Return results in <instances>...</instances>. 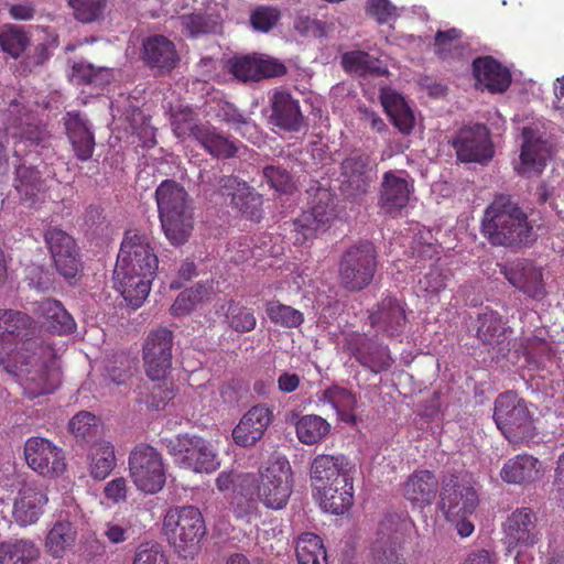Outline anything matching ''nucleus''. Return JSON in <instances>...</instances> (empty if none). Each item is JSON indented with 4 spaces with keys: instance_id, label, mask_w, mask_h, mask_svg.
<instances>
[{
    "instance_id": "nucleus-1",
    "label": "nucleus",
    "mask_w": 564,
    "mask_h": 564,
    "mask_svg": "<svg viewBox=\"0 0 564 564\" xmlns=\"http://www.w3.org/2000/svg\"><path fill=\"white\" fill-rule=\"evenodd\" d=\"M158 269V257L147 237L128 232L113 270L116 289L134 308L148 297Z\"/></svg>"
},
{
    "instance_id": "nucleus-2",
    "label": "nucleus",
    "mask_w": 564,
    "mask_h": 564,
    "mask_svg": "<svg viewBox=\"0 0 564 564\" xmlns=\"http://www.w3.org/2000/svg\"><path fill=\"white\" fill-rule=\"evenodd\" d=\"M481 230L491 245L511 249L530 246L536 239L527 214L505 196L497 197L486 208Z\"/></svg>"
},
{
    "instance_id": "nucleus-3",
    "label": "nucleus",
    "mask_w": 564,
    "mask_h": 564,
    "mask_svg": "<svg viewBox=\"0 0 564 564\" xmlns=\"http://www.w3.org/2000/svg\"><path fill=\"white\" fill-rule=\"evenodd\" d=\"M8 113V127L0 128V173L8 170L11 150L14 156H23L37 147H45L50 137L46 128L19 101L10 104Z\"/></svg>"
},
{
    "instance_id": "nucleus-4",
    "label": "nucleus",
    "mask_w": 564,
    "mask_h": 564,
    "mask_svg": "<svg viewBox=\"0 0 564 564\" xmlns=\"http://www.w3.org/2000/svg\"><path fill=\"white\" fill-rule=\"evenodd\" d=\"M6 369L19 378L29 399L52 393L61 383V372L54 351L48 344L24 355H18Z\"/></svg>"
},
{
    "instance_id": "nucleus-5",
    "label": "nucleus",
    "mask_w": 564,
    "mask_h": 564,
    "mask_svg": "<svg viewBox=\"0 0 564 564\" xmlns=\"http://www.w3.org/2000/svg\"><path fill=\"white\" fill-rule=\"evenodd\" d=\"M240 495L261 501L267 508L283 509L293 490V473L286 459L270 462L257 477L245 474L238 478Z\"/></svg>"
},
{
    "instance_id": "nucleus-6",
    "label": "nucleus",
    "mask_w": 564,
    "mask_h": 564,
    "mask_svg": "<svg viewBox=\"0 0 564 564\" xmlns=\"http://www.w3.org/2000/svg\"><path fill=\"white\" fill-rule=\"evenodd\" d=\"M159 217L166 238L184 243L193 229V208L185 188L173 180L163 181L155 191Z\"/></svg>"
},
{
    "instance_id": "nucleus-7",
    "label": "nucleus",
    "mask_w": 564,
    "mask_h": 564,
    "mask_svg": "<svg viewBox=\"0 0 564 564\" xmlns=\"http://www.w3.org/2000/svg\"><path fill=\"white\" fill-rule=\"evenodd\" d=\"M162 530L170 544L183 557L197 553L206 534L203 514L194 506L169 509L163 519Z\"/></svg>"
},
{
    "instance_id": "nucleus-8",
    "label": "nucleus",
    "mask_w": 564,
    "mask_h": 564,
    "mask_svg": "<svg viewBox=\"0 0 564 564\" xmlns=\"http://www.w3.org/2000/svg\"><path fill=\"white\" fill-rule=\"evenodd\" d=\"M36 334V323L28 314L0 308V364H11L18 355L44 345Z\"/></svg>"
},
{
    "instance_id": "nucleus-9",
    "label": "nucleus",
    "mask_w": 564,
    "mask_h": 564,
    "mask_svg": "<svg viewBox=\"0 0 564 564\" xmlns=\"http://www.w3.org/2000/svg\"><path fill=\"white\" fill-rule=\"evenodd\" d=\"M494 421L508 442L514 445L528 444L538 434L525 401L513 391L497 397Z\"/></svg>"
},
{
    "instance_id": "nucleus-10",
    "label": "nucleus",
    "mask_w": 564,
    "mask_h": 564,
    "mask_svg": "<svg viewBox=\"0 0 564 564\" xmlns=\"http://www.w3.org/2000/svg\"><path fill=\"white\" fill-rule=\"evenodd\" d=\"M167 448L174 463L181 468L210 474L220 466L213 444L200 436L177 435L170 440Z\"/></svg>"
},
{
    "instance_id": "nucleus-11",
    "label": "nucleus",
    "mask_w": 564,
    "mask_h": 564,
    "mask_svg": "<svg viewBox=\"0 0 564 564\" xmlns=\"http://www.w3.org/2000/svg\"><path fill=\"white\" fill-rule=\"evenodd\" d=\"M377 270V250L373 243L362 241L348 248L339 262V278L349 291L368 286Z\"/></svg>"
},
{
    "instance_id": "nucleus-12",
    "label": "nucleus",
    "mask_w": 564,
    "mask_h": 564,
    "mask_svg": "<svg viewBox=\"0 0 564 564\" xmlns=\"http://www.w3.org/2000/svg\"><path fill=\"white\" fill-rule=\"evenodd\" d=\"M129 470L135 487L145 494H156L165 485V469L161 454L152 446L140 444L129 456Z\"/></svg>"
},
{
    "instance_id": "nucleus-13",
    "label": "nucleus",
    "mask_w": 564,
    "mask_h": 564,
    "mask_svg": "<svg viewBox=\"0 0 564 564\" xmlns=\"http://www.w3.org/2000/svg\"><path fill=\"white\" fill-rule=\"evenodd\" d=\"M28 466L41 476L57 478L66 470L64 451L44 437H30L24 444Z\"/></svg>"
},
{
    "instance_id": "nucleus-14",
    "label": "nucleus",
    "mask_w": 564,
    "mask_h": 564,
    "mask_svg": "<svg viewBox=\"0 0 564 564\" xmlns=\"http://www.w3.org/2000/svg\"><path fill=\"white\" fill-rule=\"evenodd\" d=\"M173 333L159 328L149 334L143 345L147 376L152 381H163L172 369Z\"/></svg>"
},
{
    "instance_id": "nucleus-15",
    "label": "nucleus",
    "mask_w": 564,
    "mask_h": 564,
    "mask_svg": "<svg viewBox=\"0 0 564 564\" xmlns=\"http://www.w3.org/2000/svg\"><path fill=\"white\" fill-rule=\"evenodd\" d=\"M343 349L350 354L362 367L375 373L389 369L392 364L388 347L378 344L364 334H345Z\"/></svg>"
},
{
    "instance_id": "nucleus-16",
    "label": "nucleus",
    "mask_w": 564,
    "mask_h": 564,
    "mask_svg": "<svg viewBox=\"0 0 564 564\" xmlns=\"http://www.w3.org/2000/svg\"><path fill=\"white\" fill-rule=\"evenodd\" d=\"M457 159L466 163L486 164L494 155L489 131L484 124L462 129L453 142Z\"/></svg>"
},
{
    "instance_id": "nucleus-17",
    "label": "nucleus",
    "mask_w": 564,
    "mask_h": 564,
    "mask_svg": "<svg viewBox=\"0 0 564 564\" xmlns=\"http://www.w3.org/2000/svg\"><path fill=\"white\" fill-rule=\"evenodd\" d=\"M478 502L477 491L470 485L459 484L454 476L444 481L440 509L448 521L470 516L477 508Z\"/></svg>"
},
{
    "instance_id": "nucleus-18",
    "label": "nucleus",
    "mask_w": 564,
    "mask_h": 564,
    "mask_svg": "<svg viewBox=\"0 0 564 564\" xmlns=\"http://www.w3.org/2000/svg\"><path fill=\"white\" fill-rule=\"evenodd\" d=\"M403 535L399 530V520L387 516L378 527L373 542V564H408L402 552Z\"/></svg>"
},
{
    "instance_id": "nucleus-19",
    "label": "nucleus",
    "mask_w": 564,
    "mask_h": 564,
    "mask_svg": "<svg viewBox=\"0 0 564 564\" xmlns=\"http://www.w3.org/2000/svg\"><path fill=\"white\" fill-rule=\"evenodd\" d=\"M318 202L304 210L293 223L294 243L304 245L306 241L324 232L335 218L328 194H323Z\"/></svg>"
},
{
    "instance_id": "nucleus-20",
    "label": "nucleus",
    "mask_w": 564,
    "mask_h": 564,
    "mask_svg": "<svg viewBox=\"0 0 564 564\" xmlns=\"http://www.w3.org/2000/svg\"><path fill=\"white\" fill-rule=\"evenodd\" d=\"M273 408L259 403L251 406L239 420L232 430V440L240 447L256 445L273 422Z\"/></svg>"
},
{
    "instance_id": "nucleus-21",
    "label": "nucleus",
    "mask_w": 564,
    "mask_h": 564,
    "mask_svg": "<svg viewBox=\"0 0 564 564\" xmlns=\"http://www.w3.org/2000/svg\"><path fill=\"white\" fill-rule=\"evenodd\" d=\"M500 272L512 286L527 296L542 300L546 295L542 269L533 262L519 259L500 265Z\"/></svg>"
},
{
    "instance_id": "nucleus-22",
    "label": "nucleus",
    "mask_w": 564,
    "mask_h": 564,
    "mask_svg": "<svg viewBox=\"0 0 564 564\" xmlns=\"http://www.w3.org/2000/svg\"><path fill=\"white\" fill-rule=\"evenodd\" d=\"M229 72L241 82H258L262 78L279 77L286 73L280 61L265 55H246L228 62Z\"/></svg>"
},
{
    "instance_id": "nucleus-23",
    "label": "nucleus",
    "mask_w": 564,
    "mask_h": 564,
    "mask_svg": "<svg viewBox=\"0 0 564 564\" xmlns=\"http://www.w3.org/2000/svg\"><path fill=\"white\" fill-rule=\"evenodd\" d=\"M372 327L388 336L400 335L408 323L406 304L392 295H386L369 315Z\"/></svg>"
},
{
    "instance_id": "nucleus-24",
    "label": "nucleus",
    "mask_w": 564,
    "mask_h": 564,
    "mask_svg": "<svg viewBox=\"0 0 564 564\" xmlns=\"http://www.w3.org/2000/svg\"><path fill=\"white\" fill-rule=\"evenodd\" d=\"M506 541L509 551L513 547H532L539 541L536 517L530 508L514 510L506 520Z\"/></svg>"
},
{
    "instance_id": "nucleus-25",
    "label": "nucleus",
    "mask_w": 564,
    "mask_h": 564,
    "mask_svg": "<svg viewBox=\"0 0 564 564\" xmlns=\"http://www.w3.org/2000/svg\"><path fill=\"white\" fill-rule=\"evenodd\" d=\"M45 241L56 270L66 279L74 278L78 271L75 240L58 228H51L45 234Z\"/></svg>"
},
{
    "instance_id": "nucleus-26",
    "label": "nucleus",
    "mask_w": 564,
    "mask_h": 564,
    "mask_svg": "<svg viewBox=\"0 0 564 564\" xmlns=\"http://www.w3.org/2000/svg\"><path fill=\"white\" fill-rule=\"evenodd\" d=\"M349 471V464L343 455L319 454L315 456L310 468L314 490L340 484L343 478H351Z\"/></svg>"
},
{
    "instance_id": "nucleus-27",
    "label": "nucleus",
    "mask_w": 564,
    "mask_h": 564,
    "mask_svg": "<svg viewBox=\"0 0 564 564\" xmlns=\"http://www.w3.org/2000/svg\"><path fill=\"white\" fill-rule=\"evenodd\" d=\"M341 188L349 196L365 194L375 178V172L369 158L362 154H352L341 163Z\"/></svg>"
},
{
    "instance_id": "nucleus-28",
    "label": "nucleus",
    "mask_w": 564,
    "mask_h": 564,
    "mask_svg": "<svg viewBox=\"0 0 564 564\" xmlns=\"http://www.w3.org/2000/svg\"><path fill=\"white\" fill-rule=\"evenodd\" d=\"M140 56L147 66L161 73L171 72L180 62L175 44L161 34L151 35L143 40Z\"/></svg>"
},
{
    "instance_id": "nucleus-29",
    "label": "nucleus",
    "mask_w": 564,
    "mask_h": 564,
    "mask_svg": "<svg viewBox=\"0 0 564 564\" xmlns=\"http://www.w3.org/2000/svg\"><path fill=\"white\" fill-rule=\"evenodd\" d=\"M413 187L405 177L393 172L383 175L379 208L384 215L397 217L406 207Z\"/></svg>"
},
{
    "instance_id": "nucleus-30",
    "label": "nucleus",
    "mask_w": 564,
    "mask_h": 564,
    "mask_svg": "<svg viewBox=\"0 0 564 564\" xmlns=\"http://www.w3.org/2000/svg\"><path fill=\"white\" fill-rule=\"evenodd\" d=\"M522 138L520 160L514 165V170L525 177L538 176L545 166L546 151L544 144L538 131L532 127L523 128Z\"/></svg>"
},
{
    "instance_id": "nucleus-31",
    "label": "nucleus",
    "mask_w": 564,
    "mask_h": 564,
    "mask_svg": "<svg viewBox=\"0 0 564 564\" xmlns=\"http://www.w3.org/2000/svg\"><path fill=\"white\" fill-rule=\"evenodd\" d=\"M64 124L76 158L80 161L89 160L95 149V137L87 118L78 111H68Z\"/></svg>"
},
{
    "instance_id": "nucleus-32",
    "label": "nucleus",
    "mask_w": 564,
    "mask_h": 564,
    "mask_svg": "<svg viewBox=\"0 0 564 564\" xmlns=\"http://www.w3.org/2000/svg\"><path fill=\"white\" fill-rule=\"evenodd\" d=\"M48 498L42 488L25 486L14 500L12 516L20 527L37 522Z\"/></svg>"
},
{
    "instance_id": "nucleus-33",
    "label": "nucleus",
    "mask_w": 564,
    "mask_h": 564,
    "mask_svg": "<svg viewBox=\"0 0 564 564\" xmlns=\"http://www.w3.org/2000/svg\"><path fill=\"white\" fill-rule=\"evenodd\" d=\"M271 102V122L290 132H295L303 126V115L300 110L299 101L289 93L274 90L270 97Z\"/></svg>"
},
{
    "instance_id": "nucleus-34",
    "label": "nucleus",
    "mask_w": 564,
    "mask_h": 564,
    "mask_svg": "<svg viewBox=\"0 0 564 564\" xmlns=\"http://www.w3.org/2000/svg\"><path fill=\"white\" fill-rule=\"evenodd\" d=\"M540 460L527 453L518 454L505 462L500 478L510 485L527 486L541 477Z\"/></svg>"
},
{
    "instance_id": "nucleus-35",
    "label": "nucleus",
    "mask_w": 564,
    "mask_h": 564,
    "mask_svg": "<svg viewBox=\"0 0 564 564\" xmlns=\"http://www.w3.org/2000/svg\"><path fill=\"white\" fill-rule=\"evenodd\" d=\"M473 73L477 83L490 93H503L511 83L510 72L491 56L474 59Z\"/></svg>"
},
{
    "instance_id": "nucleus-36",
    "label": "nucleus",
    "mask_w": 564,
    "mask_h": 564,
    "mask_svg": "<svg viewBox=\"0 0 564 564\" xmlns=\"http://www.w3.org/2000/svg\"><path fill=\"white\" fill-rule=\"evenodd\" d=\"M220 186L226 189L224 194L231 196V203L247 218L257 220L261 217V196L243 182L240 183L234 176H225L220 180Z\"/></svg>"
},
{
    "instance_id": "nucleus-37",
    "label": "nucleus",
    "mask_w": 564,
    "mask_h": 564,
    "mask_svg": "<svg viewBox=\"0 0 564 564\" xmlns=\"http://www.w3.org/2000/svg\"><path fill=\"white\" fill-rule=\"evenodd\" d=\"M290 421L295 427L297 440L304 445H316L330 433V423L317 414L291 413Z\"/></svg>"
},
{
    "instance_id": "nucleus-38",
    "label": "nucleus",
    "mask_w": 564,
    "mask_h": 564,
    "mask_svg": "<svg viewBox=\"0 0 564 564\" xmlns=\"http://www.w3.org/2000/svg\"><path fill=\"white\" fill-rule=\"evenodd\" d=\"M321 507L334 514L345 513L352 505V478H343L340 484L327 486L316 491Z\"/></svg>"
},
{
    "instance_id": "nucleus-39",
    "label": "nucleus",
    "mask_w": 564,
    "mask_h": 564,
    "mask_svg": "<svg viewBox=\"0 0 564 564\" xmlns=\"http://www.w3.org/2000/svg\"><path fill=\"white\" fill-rule=\"evenodd\" d=\"M438 481L430 470L414 471L404 484V497L414 505L427 506L436 497Z\"/></svg>"
},
{
    "instance_id": "nucleus-40",
    "label": "nucleus",
    "mask_w": 564,
    "mask_h": 564,
    "mask_svg": "<svg viewBox=\"0 0 564 564\" xmlns=\"http://www.w3.org/2000/svg\"><path fill=\"white\" fill-rule=\"evenodd\" d=\"M317 400L322 403H328L337 412L338 417L346 423L355 424L356 415L355 410L358 400L355 393L350 390L332 386L323 391L316 393Z\"/></svg>"
},
{
    "instance_id": "nucleus-41",
    "label": "nucleus",
    "mask_w": 564,
    "mask_h": 564,
    "mask_svg": "<svg viewBox=\"0 0 564 564\" xmlns=\"http://www.w3.org/2000/svg\"><path fill=\"white\" fill-rule=\"evenodd\" d=\"M511 332L496 311L486 308L477 317L476 336L484 345H501L507 339V333Z\"/></svg>"
},
{
    "instance_id": "nucleus-42",
    "label": "nucleus",
    "mask_w": 564,
    "mask_h": 564,
    "mask_svg": "<svg viewBox=\"0 0 564 564\" xmlns=\"http://www.w3.org/2000/svg\"><path fill=\"white\" fill-rule=\"evenodd\" d=\"M36 312L44 318L47 328L59 335L70 334L76 327L73 316L56 300L46 299L41 301L37 304Z\"/></svg>"
},
{
    "instance_id": "nucleus-43",
    "label": "nucleus",
    "mask_w": 564,
    "mask_h": 564,
    "mask_svg": "<svg viewBox=\"0 0 564 564\" xmlns=\"http://www.w3.org/2000/svg\"><path fill=\"white\" fill-rule=\"evenodd\" d=\"M196 141L213 156L232 158L237 153V145L234 141L217 131L209 124H202L196 130Z\"/></svg>"
},
{
    "instance_id": "nucleus-44",
    "label": "nucleus",
    "mask_w": 564,
    "mask_h": 564,
    "mask_svg": "<svg viewBox=\"0 0 564 564\" xmlns=\"http://www.w3.org/2000/svg\"><path fill=\"white\" fill-rule=\"evenodd\" d=\"M381 102L394 126L402 133L412 131L415 118L403 96L395 91H386L381 95Z\"/></svg>"
},
{
    "instance_id": "nucleus-45",
    "label": "nucleus",
    "mask_w": 564,
    "mask_h": 564,
    "mask_svg": "<svg viewBox=\"0 0 564 564\" xmlns=\"http://www.w3.org/2000/svg\"><path fill=\"white\" fill-rule=\"evenodd\" d=\"M77 532L68 520H58L48 530L45 538L46 551L54 557H61L75 544Z\"/></svg>"
},
{
    "instance_id": "nucleus-46",
    "label": "nucleus",
    "mask_w": 564,
    "mask_h": 564,
    "mask_svg": "<svg viewBox=\"0 0 564 564\" xmlns=\"http://www.w3.org/2000/svg\"><path fill=\"white\" fill-rule=\"evenodd\" d=\"M14 187L21 200L33 206L43 188V181L40 172L32 166L19 165L15 169Z\"/></svg>"
},
{
    "instance_id": "nucleus-47",
    "label": "nucleus",
    "mask_w": 564,
    "mask_h": 564,
    "mask_svg": "<svg viewBox=\"0 0 564 564\" xmlns=\"http://www.w3.org/2000/svg\"><path fill=\"white\" fill-rule=\"evenodd\" d=\"M89 474L96 480L106 479L116 467L113 445L100 441L93 445L89 453Z\"/></svg>"
},
{
    "instance_id": "nucleus-48",
    "label": "nucleus",
    "mask_w": 564,
    "mask_h": 564,
    "mask_svg": "<svg viewBox=\"0 0 564 564\" xmlns=\"http://www.w3.org/2000/svg\"><path fill=\"white\" fill-rule=\"evenodd\" d=\"M39 555V547L30 540L0 543V564H32Z\"/></svg>"
},
{
    "instance_id": "nucleus-49",
    "label": "nucleus",
    "mask_w": 564,
    "mask_h": 564,
    "mask_svg": "<svg viewBox=\"0 0 564 564\" xmlns=\"http://www.w3.org/2000/svg\"><path fill=\"white\" fill-rule=\"evenodd\" d=\"M295 551L299 564H328L326 549L322 539L315 533L301 534Z\"/></svg>"
},
{
    "instance_id": "nucleus-50",
    "label": "nucleus",
    "mask_w": 564,
    "mask_h": 564,
    "mask_svg": "<svg viewBox=\"0 0 564 564\" xmlns=\"http://www.w3.org/2000/svg\"><path fill=\"white\" fill-rule=\"evenodd\" d=\"M341 64L347 72L360 76L367 74L383 75L387 73L377 58L362 51L345 53L341 57Z\"/></svg>"
},
{
    "instance_id": "nucleus-51",
    "label": "nucleus",
    "mask_w": 564,
    "mask_h": 564,
    "mask_svg": "<svg viewBox=\"0 0 564 564\" xmlns=\"http://www.w3.org/2000/svg\"><path fill=\"white\" fill-rule=\"evenodd\" d=\"M212 288L207 284L197 283L195 286L183 291L174 301L171 313L174 316H183L189 314L195 306L209 299Z\"/></svg>"
},
{
    "instance_id": "nucleus-52",
    "label": "nucleus",
    "mask_w": 564,
    "mask_h": 564,
    "mask_svg": "<svg viewBox=\"0 0 564 564\" xmlns=\"http://www.w3.org/2000/svg\"><path fill=\"white\" fill-rule=\"evenodd\" d=\"M265 313L271 323L283 328H296L304 322L302 312L279 301L267 302Z\"/></svg>"
},
{
    "instance_id": "nucleus-53",
    "label": "nucleus",
    "mask_w": 564,
    "mask_h": 564,
    "mask_svg": "<svg viewBox=\"0 0 564 564\" xmlns=\"http://www.w3.org/2000/svg\"><path fill=\"white\" fill-rule=\"evenodd\" d=\"M29 45V37L18 26L10 25L0 31V46L3 52L18 58Z\"/></svg>"
},
{
    "instance_id": "nucleus-54",
    "label": "nucleus",
    "mask_w": 564,
    "mask_h": 564,
    "mask_svg": "<svg viewBox=\"0 0 564 564\" xmlns=\"http://www.w3.org/2000/svg\"><path fill=\"white\" fill-rule=\"evenodd\" d=\"M226 316L230 327L238 333L251 332L257 325L253 312L232 300L228 302Z\"/></svg>"
},
{
    "instance_id": "nucleus-55",
    "label": "nucleus",
    "mask_w": 564,
    "mask_h": 564,
    "mask_svg": "<svg viewBox=\"0 0 564 564\" xmlns=\"http://www.w3.org/2000/svg\"><path fill=\"white\" fill-rule=\"evenodd\" d=\"M173 132L178 139L192 135L196 140V130L202 124H196L195 115L189 108H182L172 116Z\"/></svg>"
},
{
    "instance_id": "nucleus-56",
    "label": "nucleus",
    "mask_w": 564,
    "mask_h": 564,
    "mask_svg": "<svg viewBox=\"0 0 564 564\" xmlns=\"http://www.w3.org/2000/svg\"><path fill=\"white\" fill-rule=\"evenodd\" d=\"M69 431L77 438L86 440L89 436H93L98 429L97 419L90 412H79L72 417L68 423Z\"/></svg>"
},
{
    "instance_id": "nucleus-57",
    "label": "nucleus",
    "mask_w": 564,
    "mask_h": 564,
    "mask_svg": "<svg viewBox=\"0 0 564 564\" xmlns=\"http://www.w3.org/2000/svg\"><path fill=\"white\" fill-rule=\"evenodd\" d=\"M281 18L279 9L273 7H259L257 8L250 18L251 25L254 30L261 32H269Z\"/></svg>"
},
{
    "instance_id": "nucleus-58",
    "label": "nucleus",
    "mask_w": 564,
    "mask_h": 564,
    "mask_svg": "<svg viewBox=\"0 0 564 564\" xmlns=\"http://www.w3.org/2000/svg\"><path fill=\"white\" fill-rule=\"evenodd\" d=\"M75 18L84 23L95 21L102 10V0H69Z\"/></svg>"
},
{
    "instance_id": "nucleus-59",
    "label": "nucleus",
    "mask_w": 564,
    "mask_h": 564,
    "mask_svg": "<svg viewBox=\"0 0 564 564\" xmlns=\"http://www.w3.org/2000/svg\"><path fill=\"white\" fill-rule=\"evenodd\" d=\"M132 564H169V561L158 544L144 543L137 549Z\"/></svg>"
},
{
    "instance_id": "nucleus-60",
    "label": "nucleus",
    "mask_w": 564,
    "mask_h": 564,
    "mask_svg": "<svg viewBox=\"0 0 564 564\" xmlns=\"http://www.w3.org/2000/svg\"><path fill=\"white\" fill-rule=\"evenodd\" d=\"M447 274L438 268H432L419 280V289L427 294L437 295L446 288Z\"/></svg>"
},
{
    "instance_id": "nucleus-61",
    "label": "nucleus",
    "mask_w": 564,
    "mask_h": 564,
    "mask_svg": "<svg viewBox=\"0 0 564 564\" xmlns=\"http://www.w3.org/2000/svg\"><path fill=\"white\" fill-rule=\"evenodd\" d=\"M263 175L271 185L278 192L281 193H291L293 189V184L291 182V177L289 173L279 166H267L263 170Z\"/></svg>"
},
{
    "instance_id": "nucleus-62",
    "label": "nucleus",
    "mask_w": 564,
    "mask_h": 564,
    "mask_svg": "<svg viewBox=\"0 0 564 564\" xmlns=\"http://www.w3.org/2000/svg\"><path fill=\"white\" fill-rule=\"evenodd\" d=\"M367 12L382 24L395 18V7L389 0H367Z\"/></svg>"
},
{
    "instance_id": "nucleus-63",
    "label": "nucleus",
    "mask_w": 564,
    "mask_h": 564,
    "mask_svg": "<svg viewBox=\"0 0 564 564\" xmlns=\"http://www.w3.org/2000/svg\"><path fill=\"white\" fill-rule=\"evenodd\" d=\"M183 29L191 35L197 36L209 32L210 25L208 19L200 13L186 14L181 17Z\"/></svg>"
},
{
    "instance_id": "nucleus-64",
    "label": "nucleus",
    "mask_w": 564,
    "mask_h": 564,
    "mask_svg": "<svg viewBox=\"0 0 564 564\" xmlns=\"http://www.w3.org/2000/svg\"><path fill=\"white\" fill-rule=\"evenodd\" d=\"M521 349L529 362H538L540 357L547 354L549 344L541 338L533 337L522 343Z\"/></svg>"
}]
</instances>
